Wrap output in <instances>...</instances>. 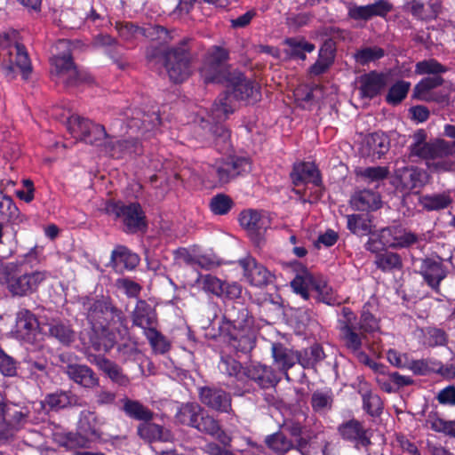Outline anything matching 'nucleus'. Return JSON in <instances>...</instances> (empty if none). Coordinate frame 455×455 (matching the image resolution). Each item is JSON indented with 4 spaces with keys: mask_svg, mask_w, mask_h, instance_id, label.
I'll return each instance as SVG.
<instances>
[{
    "mask_svg": "<svg viewBox=\"0 0 455 455\" xmlns=\"http://www.w3.org/2000/svg\"><path fill=\"white\" fill-rule=\"evenodd\" d=\"M376 265L384 271L394 268H400L402 260L398 254L394 252H385L377 257Z\"/></svg>",
    "mask_w": 455,
    "mask_h": 455,
    "instance_id": "obj_54",
    "label": "nucleus"
},
{
    "mask_svg": "<svg viewBox=\"0 0 455 455\" xmlns=\"http://www.w3.org/2000/svg\"><path fill=\"white\" fill-rule=\"evenodd\" d=\"M396 179L403 190L410 191L424 187L428 180V174L417 167H403L396 171Z\"/></svg>",
    "mask_w": 455,
    "mask_h": 455,
    "instance_id": "obj_16",
    "label": "nucleus"
},
{
    "mask_svg": "<svg viewBox=\"0 0 455 455\" xmlns=\"http://www.w3.org/2000/svg\"><path fill=\"white\" fill-rule=\"evenodd\" d=\"M240 224L250 232L260 233L270 226V219L266 212L257 210H245L239 217Z\"/></svg>",
    "mask_w": 455,
    "mask_h": 455,
    "instance_id": "obj_19",
    "label": "nucleus"
},
{
    "mask_svg": "<svg viewBox=\"0 0 455 455\" xmlns=\"http://www.w3.org/2000/svg\"><path fill=\"white\" fill-rule=\"evenodd\" d=\"M61 117L66 119L67 129L76 140L97 144L101 140V137L106 136L104 126L92 124L87 119L71 114L70 111L61 114Z\"/></svg>",
    "mask_w": 455,
    "mask_h": 455,
    "instance_id": "obj_7",
    "label": "nucleus"
},
{
    "mask_svg": "<svg viewBox=\"0 0 455 455\" xmlns=\"http://www.w3.org/2000/svg\"><path fill=\"white\" fill-rule=\"evenodd\" d=\"M333 59L334 54L331 44L323 45L319 51L317 61L310 68V72L314 75L323 73L331 66Z\"/></svg>",
    "mask_w": 455,
    "mask_h": 455,
    "instance_id": "obj_44",
    "label": "nucleus"
},
{
    "mask_svg": "<svg viewBox=\"0 0 455 455\" xmlns=\"http://www.w3.org/2000/svg\"><path fill=\"white\" fill-rule=\"evenodd\" d=\"M145 336L156 353L164 354L170 349V343L156 328L147 331Z\"/></svg>",
    "mask_w": 455,
    "mask_h": 455,
    "instance_id": "obj_48",
    "label": "nucleus"
},
{
    "mask_svg": "<svg viewBox=\"0 0 455 455\" xmlns=\"http://www.w3.org/2000/svg\"><path fill=\"white\" fill-rule=\"evenodd\" d=\"M443 82V79L438 76L422 79L414 88L415 97L425 101H445L446 97L444 95L437 96L431 92L434 88L441 85Z\"/></svg>",
    "mask_w": 455,
    "mask_h": 455,
    "instance_id": "obj_23",
    "label": "nucleus"
},
{
    "mask_svg": "<svg viewBox=\"0 0 455 455\" xmlns=\"http://www.w3.org/2000/svg\"><path fill=\"white\" fill-rule=\"evenodd\" d=\"M71 45L70 41L64 39L57 43L56 49L62 51V54H56L52 59V72L60 82L67 85H76L82 80V77L72 61Z\"/></svg>",
    "mask_w": 455,
    "mask_h": 455,
    "instance_id": "obj_6",
    "label": "nucleus"
},
{
    "mask_svg": "<svg viewBox=\"0 0 455 455\" xmlns=\"http://www.w3.org/2000/svg\"><path fill=\"white\" fill-rule=\"evenodd\" d=\"M219 369L225 374L237 377L238 379H240V377L242 376L240 363L230 357H222L219 364Z\"/></svg>",
    "mask_w": 455,
    "mask_h": 455,
    "instance_id": "obj_59",
    "label": "nucleus"
},
{
    "mask_svg": "<svg viewBox=\"0 0 455 455\" xmlns=\"http://www.w3.org/2000/svg\"><path fill=\"white\" fill-rule=\"evenodd\" d=\"M140 258L124 246H116L111 253V263L116 270H132L137 267Z\"/></svg>",
    "mask_w": 455,
    "mask_h": 455,
    "instance_id": "obj_27",
    "label": "nucleus"
},
{
    "mask_svg": "<svg viewBox=\"0 0 455 455\" xmlns=\"http://www.w3.org/2000/svg\"><path fill=\"white\" fill-rule=\"evenodd\" d=\"M228 52L225 49L214 46L211 48L204 59L200 74L205 83L227 82L232 93L221 94L212 106L209 119L202 118L200 127L204 136L216 139L227 143L229 140L228 131L220 124L234 111L233 98L237 100H258L259 88L241 73L230 74L227 70Z\"/></svg>",
    "mask_w": 455,
    "mask_h": 455,
    "instance_id": "obj_1",
    "label": "nucleus"
},
{
    "mask_svg": "<svg viewBox=\"0 0 455 455\" xmlns=\"http://www.w3.org/2000/svg\"><path fill=\"white\" fill-rule=\"evenodd\" d=\"M285 44L288 46L289 54L302 60H306V52L315 50V45L304 38H288L285 40Z\"/></svg>",
    "mask_w": 455,
    "mask_h": 455,
    "instance_id": "obj_42",
    "label": "nucleus"
},
{
    "mask_svg": "<svg viewBox=\"0 0 455 455\" xmlns=\"http://www.w3.org/2000/svg\"><path fill=\"white\" fill-rule=\"evenodd\" d=\"M296 194L300 196V198L304 202L315 203L321 199L323 194L321 179L317 182H311L309 187H303L302 188H294Z\"/></svg>",
    "mask_w": 455,
    "mask_h": 455,
    "instance_id": "obj_45",
    "label": "nucleus"
},
{
    "mask_svg": "<svg viewBox=\"0 0 455 455\" xmlns=\"http://www.w3.org/2000/svg\"><path fill=\"white\" fill-rule=\"evenodd\" d=\"M45 403L53 410L63 409L68 406H80V399L71 392L60 391L50 394L45 397Z\"/></svg>",
    "mask_w": 455,
    "mask_h": 455,
    "instance_id": "obj_33",
    "label": "nucleus"
},
{
    "mask_svg": "<svg viewBox=\"0 0 455 455\" xmlns=\"http://www.w3.org/2000/svg\"><path fill=\"white\" fill-rule=\"evenodd\" d=\"M78 428L80 435L87 439H95L100 436L97 417L92 411H84L81 412Z\"/></svg>",
    "mask_w": 455,
    "mask_h": 455,
    "instance_id": "obj_35",
    "label": "nucleus"
},
{
    "mask_svg": "<svg viewBox=\"0 0 455 455\" xmlns=\"http://www.w3.org/2000/svg\"><path fill=\"white\" fill-rule=\"evenodd\" d=\"M342 334V339L345 342L346 347L352 351L353 354L356 353L361 349L362 347V339L355 332V331H359L356 328L345 329L340 330Z\"/></svg>",
    "mask_w": 455,
    "mask_h": 455,
    "instance_id": "obj_56",
    "label": "nucleus"
},
{
    "mask_svg": "<svg viewBox=\"0 0 455 455\" xmlns=\"http://www.w3.org/2000/svg\"><path fill=\"white\" fill-rule=\"evenodd\" d=\"M89 361L95 364L100 371L107 374L112 381L117 383L120 386H126L129 383V379L124 376L121 369L115 363L102 356H93Z\"/></svg>",
    "mask_w": 455,
    "mask_h": 455,
    "instance_id": "obj_31",
    "label": "nucleus"
},
{
    "mask_svg": "<svg viewBox=\"0 0 455 455\" xmlns=\"http://www.w3.org/2000/svg\"><path fill=\"white\" fill-rule=\"evenodd\" d=\"M339 430L345 439L355 442L356 445L367 446L370 443L367 431L358 421L350 420L340 426Z\"/></svg>",
    "mask_w": 455,
    "mask_h": 455,
    "instance_id": "obj_32",
    "label": "nucleus"
},
{
    "mask_svg": "<svg viewBox=\"0 0 455 455\" xmlns=\"http://www.w3.org/2000/svg\"><path fill=\"white\" fill-rule=\"evenodd\" d=\"M350 204L357 211H376L381 207L382 202L378 193L363 189L352 196Z\"/></svg>",
    "mask_w": 455,
    "mask_h": 455,
    "instance_id": "obj_24",
    "label": "nucleus"
},
{
    "mask_svg": "<svg viewBox=\"0 0 455 455\" xmlns=\"http://www.w3.org/2000/svg\"><path fill=\"white\" fill-rule=\"evenodd\" d=\"M428 423L434 431L455 437V419L445 420L438 417H434L428 419Z\"/></svg>",
    "mask_w": 455,
    "mask_h": 455,
    "instance_id": "obj_55",
    "label": "nucleus"
},
{
    "mask_svg": "<svg viewBox=\"0 0 455 455\" xmlns=\"http://www.w3.org/2000/svg\"><path fill=\"white\" fill-rule=\"evenodd\" d=\"M409 356L406 354H401L395 349H388L387 352V361L395 367L404 369L408 365Z\"/></svg>",
    "mask_w": 455,
    "mask_h": 455,
    "instance_id": "obj_62",
    "label": "nucleus"
},
{
    "mask_svg": "<svg viewBox=\"0 0 455 455\" xmlns=\"http://www.w3.org/2000/svg\"><path fill=\"white\" fill-rule=\"evenodd\" d=\"M196 284L206 293L217 297L223 296L224 282L211 274H198Z\"/></svg>",
    "mask_w": 455,
    "mask_h": 455,
    "instance_id": "obj_36",
    "label": "nucleus"
},
{
    "mask_svg": "<svg viewBox=\"0 0 455 455\" xmlns=\"http://www.w3.org/2000/svg\"><path fill=\"white\" fill-rule=\"evenodd\" d=\"M371 18L374 16L385 17L393 9V5L387 0H378L368 4Z\"/></svg>",
    "mask_w": 455,
    "mask_h": 455,
    "instance_id": "obj_61",
    "label": "nucleus"
},
{
    "mask_svg": "<svg viewBox=\"0 0 455 455\" xmlns=\"http://www.w3.org/2000/svg\"><path fill=\"white\" fill-rule=\"evenodd\" d=\"M347 228L357 235H366L371 233V220L368 215L351 214L347 216Z\"/></svg>",
    "mask_w": 455,
    "mask_h": 455,
    "instance_id": "obj_38",
    "label": "nucleus"
},
{
    "mask_svg": "<svg viewBox=\"0 0 455 455\" xmlns=\"http://www.w3.org/2000/svg\"><path fill=\"white\" fill-rule=\"evenodd\" d=\"M419 203L428 212L439 211L447 208L451 203V198L445 193L426 195L419 197Z\"/></svg>",
    "mask_w": 455,
    "mask_h": 455,
    "instance_id": "obj_39",
    "label": "nucleus"
},
{
    "mask_svg": "<svg viewBox=\"0 0 455 455\" xmlns=\"http://www.w3.org/2000/svg\"><path fill=\"white\" fill-rule=\"evenodd\" d=\"M443 134L451 139L449 142L443 139L425 141V133L419 132L414 135V143L411 145V155L426 161L427 168L433 172H449L454 169L455 163L450 156L455 155V125L445 124Z\"/></svg>",
    "mask_w": 455,
    "mask_h": 455,
    "instance_id": "obj_2",
    "label": "nucleus"
},
{
    "mask_svg": "<svg viewBox=\"0 0 455 455\" xmlns=\"http://www.w3.org/2000/svg\"><path fill=\"white\" fill-rule=\"evenodd\" d=\"M164 60L167 74L174 83L185 81L192 72L190 55L184 45L166 51Z\"/></svg>",
    "mask_w": 455,
    "mask_h": 455,
    "instance_id": "obj_8",
    "label": "nucleus"
},
{
    "mask_svg": "<svg viewBox=\"0 0 455 455\" xmlns=\"http://www.w3.org/2000/svg\"><path fill=\"white\" fill-rule=\"evenodd\" d=\"M116 285L123 290L129 297H136L140 291V286L127 278H120L116 281Z\"/></svg>",
    "mask_w": 455,
    "mask_h": 455,
    "instance_id": "obj_63",
    "label": "nucleus"
},
{
    "mask_svg": "<svg viewBox=\"0 0 455 455\" xmlns=\"http://www.w3.org/2000/svg\"><path fill=\"white\" fill-rule=\"evenodd\" d=\"M239 265L243 270L244 278L251 285L262 287L272 280V274L251 257L240 259Z\"/></svg>",
    "mask_w": 455,
    "mask_h": 455,
    "instance_id": "obj_13",
    "label": "nucleus"
},
{
    "mask_svg": "<svg viewBox=\"0 0 455 455\" xmlns=\"http://www.w3.org/2000/svg\"><path fill=\"white\" fill-rule=\"evenodd\" d=\"M388 147L387 136L383 132H374L365 137L363 154L374 158H380L387 151Z\"/></svg>",
    "mask_w": 455,
    "mask_h": 455,
    "instance_id": "obj_26",
    "label": "nucleus"
},
{
    "mask_svg": "<svg viewBox=\"0 0 455 455\" xmlns=\"http://www.w3.org/2000/svg\"><path fill=\"white\" fill-rule=\"evenodd\" d=\"M439 403L448 406H455V387L448 386L439 391L436 396Z\"/></svg>",
    "mask_w": 455,
    "mask_h": 455,
    "instance_id": "obj_64",
    "label": "nucleus"
},
{
    "mask_svg": "<svg viewBox=\"0 0 455 455\" xmlns=\"http://www.w3.org/2000/svg\"><path fill=\"white\" fill-rule=\"evenodd\" d=\"M357 329L363 332H373L379 330L378 320L369 312L363 310Z\"/></svg>",
    "mask_w": 455,
    "mask_h": 455,
    "instance_id": "obj_60",
    "label": "nucleus"
},
{
    "mask_svg": "<svg viewBox=\"0 0 455 455\" xmlns=\"http://www.w3.org/2000/svg\"><path fill=\"white\" fill-rule=\"evenodd\" d=\"M411 84L405 81H399L395 83L390 89L387 95V101L395 105L402 101L408 93Z\"/></svg>",
    "mask_w": 455,
    "mask_h": 455,
    "instance_id": "obj_52",
    "label": "nucleus"
},
{
    "mask_svg": "<svg viewBox=\"0 0 455 455\" xmlns=\"http://www.w3.org/2000/svg\"><path fill=\"white\" fill-rule=\"evenodd\" d=\"M65 372L70 379L84 388L92 389L100 385L99 378L87 365L68 364Z\"/></svg>",
    "mask_w": 455,
    "mask_h": 455,
    "instance_id": "obj_18",
    "label": "nucleus"
},
{
    "mask_svg": "<svg viewBox=\"0 0 455 455\" xmlns=\"http://www.w3.org/2000/svg\"><path fill=\"white\" fill-rule=\"evenodd\" d=\"M272 356L274 364L285 374L286 378H288L287 371L296 363H300L304 368L311 364L309 361L305 362L297 352L280 343L272 344Z\"/></svg>",
    "mask_w": 455,
    "mask_h": 455,
    "instance_id": "obj_12",
    "label": "nucleus"
},
{
    "mask_svg": "<svg viewBox=\"0 0 455 455\" xmlns=\"http://www.w3.org/2000/svg\"><path fill=\"white\" fill-rule=\"evenodd\" d=\"M251 170V164L246 158L231 156L227 161L217 162L212 172L218 177L220 183H227L231 179Z\"/></svg>",
    "mask_w": 455,
    "mask_h": 455,
    "instance_id": "obj_11",
    "label": "nucleus"
},
{
    "mask_svg": "<svg viewBox=\"0 0 455 455\" xmlns=\"http://www.w3.org/2000/svg\"><path fill=\"white\" fill-rule=\"evenodd\" d=\"M386 76L376 72H371L360 78V93L362 97L373 98L385 86Z\"/></svg>",
    "mask_w": 455,
    "mask_h": 455,
    "instance_id": "obj_29",
    "label": "nucleus"
},
{
    "mask_svg": "<svg viewBox=\"0 0 455 455\" xmlns=\"http://www.w3.org/2000/svg\"><path fill=\"white\" fill-rule=\"evenodd\" d=\"M383 56L384 50L377 46L363 48L355 54L356 62L361 65L378 60Z\"/></svg>",
    "mask_w": 455,
    "mask_h": 455,
    "instance_id": "obj_47",
    "label": "nucleus"
},
{
    "mask_svg": "<svg viewBox=\"0 0 455 455\" xmlns=\"http://www.w3.org/2000/svg\"><path fill=\"white\" fill-rule=\"evenodd\" d=\"M243 374L255 381L262 388L274 387L280 380L274 370L260 363H252L247 366Z\"/></svg>",
    "mask_w": 455,
    "mask_h": 455,
    "instance_id": "obj_17",
    "label": "nucleus"
},
{
    "mask_svg": "<svg viewBox=\"0 0 455 455\" xmlns=\"http://www.w3.org/2000/svg\"><path fill=\"white\" fill-rule=\"evenodd\" d=\"M199 394L202 403L212 409L219 411H228L231 407L229 395L222 390L203 387Z\"/></svg>",
    "mask_w": 455,
    "mask_h": 455,
    "instance_id": "obj_20",
    "label": "nucleus"
},
{
    "mask_svg": "<svg viewBox=\"0 0 455 455\" xmlns=\"http://www.w3.org/2000/svg\"><path fill=\"white\" fill-rule=\"evenodd\" d=\"M291 177L295 188L305 186L309 187L311 182H317L321 179L319 172L313 163H299L294 164Z\"/></svg>",
    "mask_w": 455,
    "mask_h": 455,
    "instance_id": "obj_21",
    "label": "nucleus"
},
{
    "mask_svg": "<svg viewBox=\"0 0 455 455\" xmlns=\"http://www.w3.org/2000/svg\"><path fill=\"white\" fill-rule=\"evenodd\" d=\"M96 145L102 147V150L113 158H122L139 151V143L136 140H122L116 136H108L107 133Z\"/></svg>",
    "mask_w": 455,
    "mask_h": 455,
    "instance_id": "obj_14",
    "label": "nucleus"
},
{
    "mask_svg": "<svg viewBox=\"0 0 455 455\" xmlns=\"http://www.w3.org/2000/svg\"><path fill=\"white\" fill-rule=\"evenodd\" d=\"M388 173V169L384 166L367 167L356 171L357 176L367 183H379L387 179Z\"/></svg>",
    "mask_w": 455,
    "mask_h": 455,
    "instance_id": "obj_46",
    "label": "nucleus"
},
{
    "mask_svg": "<svg viewBox=\"0 0 455 455\" xmlns=\"http://www.w3.org/2000/svg\"><path fill=\"white\" fill-rule=\"evenodd\" d=\"M124 411L131 418L138 420L148 421L153 417V412L138 401L124 400Z\"/></svg>",
    "mask_w": 455,
    "mask_h": 455,
    "instance_id": "obj_41",
    "label": "nucleus"
},
{
    "mask_svg": "<svg viewBox=\"0 0 455 455\" xmlns=\"http://www.w3.org/2000/svg\"><path fill=\"white\" fill-rule=\"evenodd\" d=\"M446 68L437 60L430 59L419 61L416 65V72L418 74H441L444 73Z\"/></svg>",
    "mask_w": 455,
    "mask_h": 455,
    "instance_id": "obj_58",
    "label": "nucleus"
},
{
    "mask_svg": "<svg viewBox=\"0 0 455 455\" xmlns=\"http://www.w3.org/2000/svg\"><path fill=\"white\" fill-rule=\"evenodd\" d=\"M363 408L371 416L379 415L382 411V402L379 395L372 393L364 394L363 396Z\"/></svg>",
    "mask_w": 455,
    "mask_h": 455,
    "instance_id": "obj_57",
    "label": "nucleus"
},
{
    "mask_svg": "<svg viewBox=\"0 0 455 455\" xmlns=\"http://www.w3.org/2000/svg\"><path fill=\"white\" fill-rule=\"evenodd\" d=\"M291 286L292 291L305 300L309 299V291L312 290L317 293L318 299L327 305H339L342 301L322 276L314 275L303 266H299Z\"/></svg>",
    "mask_w": 455,
    "mask_h": 455,
    "instance_id": "obj_4",
    "label": "nucleus"
},
{
    "mask_svg": "<svg viewBox=\"0 0 455 455\" xmlns=\"http://www.w3.org/2000/svg\"><path fill=\"white\" fill-rule=\"evenodd\" d=\"M194 427L216 438H220L222 435L219 423L212 417L204 412V411Z\"/></svg>",
    "mask_w": 455,
    "mask_h": 455,
    "instance_id": "obj_43",
    "label": "nucleus"
},
{
    "mask_svg": "<svg viewBox=\"0 0 455 455\" xmlns=\"http://www.w3.org/2000/svg\"><path fill=\"white\" fill-rule=\"evenodd\" d=\"M267 446L278 454L287 452L292 446L291 442L288 440L282 433H275L266 439Z\"/></svg>",
    "mask_w": 455,
    "mask_h": 455,
    "instance_id": "obj_49",
    "label": "nucleus"
},
{
    "mask_svg": "<svg viewBox=\"0 0 455 455\" xmlns=\"http://www.w3.org/2000/svg\"><path fill=\"white\" fill-rule=\"evenodd\" d=\"M18 34L12 30L0 34V65L6 76L12 77L17 70H30V60L24 46L17 42Z\"/></svg>",
    "mask_w": 455,
    "mask_h": 455,
    "instance_id": "obj_3",
    "label": "nucleus"
},
{
    "mask_svg": "<svg viewBox=\"0 0 455 455\" xmlns=\"http://www.w3.org/2000/svg\"><path fill=\"white\" fill-rule=\"evenodd\" d=\"M108 214L122 217L128 232H134L144 227L143 212L138 204L124 205L118 202H108L105 207Z\"/></svg>",
    "mask_w": 455,
    "mask_h": 455,
    "instance_id": "obj_9",
    "label": "nucleus"
},
{
    "mask_svg": "<svg viewBox=\"0 0 455 455\" xmlns=\"http://www.w3.org/2000/svg\"><path fill=\"white\" fill-rule=\"evenodd\" d=\"M420 272L428 285L434 289L438 288L440 282L446 275L442 263L431 259L423 260Z\"/></svg>",
    "mask_w": 455,
    "mask_h": 455,
    "instance_id": "obj_30",
    "label": "nucleus"
},
{
    "mask_svg": "<svg viewBox=\"0 0 455 455\" xmlns=\"http://www.w3.org/2000/svg\"><path fill=\"white\" fill-rule=\"evenodd\" d=\"M229 342L231 347L242 352H248L252 349L254 346V334L253 332L247 331L243 334L237 336H230Z\"/></svg>",
    "mask_w": 455,
    "mask_h": 455,
    "instance_id": "obj_53",
    "label": "nucleus"
},
{
    "mask_svg": "<svg viewBox=\"0 0 455 455\" xmlns=\"http://www.w3.org/2000/svg\"><path fill=\"white\" fill-rule=\"evenodd\" d=\"M39 323L34 314L28 309H20L16 315L14 334L17 339L33 342L37 333Z\"/></svg>",
    "mask_w": 455,
    "mask_h": 455,
    "instance_id": "obj_15",
    "label": "nucleus"
},
{
    "mask_svg": "<svg viewBox=\"0 0 455 455\" xmlns=\"http://www.w3.org/2000/svg\"><path fill=\"white\" fill-rule=\"evenodd\" d=\"M220 261L219 258L212 251H204L197 247L196 265L202 268L212 269L220 266Z\"/></svg>",
    "mask_w": 455,
    "mask_h": 455,
    "instance_id": "obj_51",
    "label": "nucleus"
},
{
    "mask_svg": "<svg viewBox=\"0 0 455 455\" xmlns=\"http://www.w3.org/2000/svg\"><path fill=\"white\" fill-rule=\"evenodd\" d=\"M417 242V235L401 225L382 228L378 239L371 237L365 244L366 250L378 252L383 248L401 249Z\"/></svg>",
    "mask_w": 455,
    "mask_h": 455,
    "instance_id": "obj_5",
    "label": "nucleus"
},
{
    "mask_svg": "<svg viewBox=\"0 0 455 455\" xmlns=\"http://www.w3.org/2000/svg\"><path fill=\"white\" fill-rule=\"evenodd\" d=\"M203 409L199 404L188 403L179 407L175 418L179 423L194 427Z\"/></svg>",
    "mask_w": 455,
    "mask_h": 455,
    "instance_id": "obj_34",
    "label": "nucleus"
},
{
    "mask_svg": "<svg viewBox=\"0 0 455 455\" xmlns=\"http://www.w3.org/2000/svg\"><path fill=\"white\" fill-rule=\"evenodd\" d=\"M378 374L376 380L379 386L387 393L395 392L401 387L408 386L411 383L409 377L400 375L398 372L386 373L385 367L376 371Z\"/></svg>",
    "mask_w": 455,
    "mask_h": 455,
    "instance_id": "obj_28",
    "label": "nucleus"
},
{
    "mask_svg": "<svg viewBox=\"0 0 455 455\" xmlns=\"http://www.w3.org/2000/svg\"><path fill=\"white\" fill-rule=\"evenodd\" d=\"M233 206L232 199L224 194H219L213 196L210 202L211 211L214 214L224 215L227 214Z\"/></svg>",
    "mask_w": 455,
    "mask_h": 455,
    "instance_id": "obj_50",
    "label": "nucleus"
},
{
    "mask_svg": "<svg viewBox=\"0 0 455 455\" xmlns=\"http://www.w3.org/2000/svg\"><path fill=\"white\" fill-rule=\"evenodd\" d=\"M50 334L61 344L69 345L76 339V333L70 326L60 321H53L49 324Z\"/></svg>",
    "mask_w": 455,
    "mask_h": 455,
    "instance_id": "obj_40",
    "label": "nucleus"
},
{
    "mask_svg": "<svg viewBox=\"0 0 455 455\" xmlns=\"http://www.w3.org/2000/svg\"><path fill=\"white\" fill-rule=\"evenodd\" d=\"M138 435L147 442H172L173 440V435L169 429L149 422V420L138 427Z\"/></svg>",
    "mask_w": 455,
    "mask_h": 455,
    "instance_id": "obj_25",
    "label": "nucleus"
},
{
    "mask_svg": "<svg viewBox=\"0 0 455 455\" xmlns=\"http://www.w3.org/2000/svg\"><path fill=\"white\" fill-rule=\"evenodd\" d=\"M49 276L46 271H35L9 278V291L16 296H25L36 291Z\"/></svg>",
    "mask_w": 455,
    "mask_h": 455,
    "instance_id": "obj_10",
    "label": "nucleus"
},
{
    "mask_svg": "<svg viewBox=\"0 0 455 455\" xmlns=\"http://www.w3.org/2000/svg\"><path fill=\"white\" fill-rule=\"evenodd\" d=\"M333 403V394L331 389L316 390L311 396L313 411L320 415H324L331 411Z\"/></svg>",
    "mask_w": 455,
    "mask_h": 455,
    "instance_id": "obj_37",
    "label": "nucleus"
},
{
    "mask_svg": "<svg viewBox=\"0 0 455 455\" xmlns=\"http://www.w3.org/2000/svg\"><path fill=\"white\" fill-rule=\"evenodd\" d=\"M133 323L143 329L144 334L150 329L156 328L155 310L144 300H139L132 314Z\"/></svg>",
    "mask_w": 455,
    "mask_h": 455,
    "instance_id": "obj_22",
    "label": "nucleus"
}]
</instances>
